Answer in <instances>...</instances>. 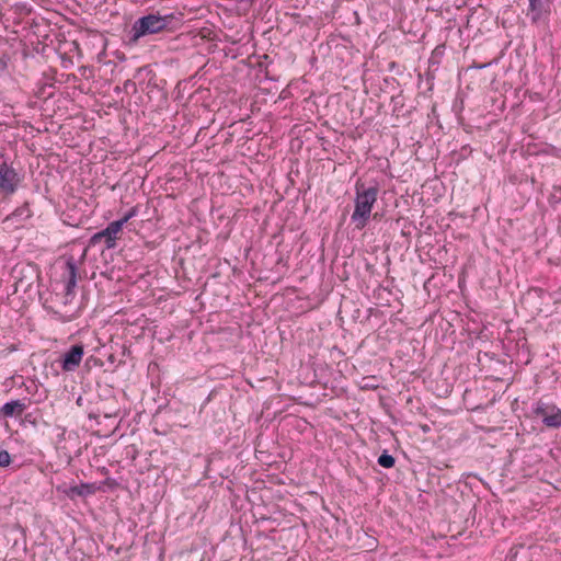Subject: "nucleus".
I'll return each mask as SVG.
<instances>
[{"instance_id":"f257e3e1","label":"nucleus","mask_w":561,"mask_h":561,"mask_svg":"<svg viewBox=\"0 0 561 561\" xmlns=\"http://www.w3.org/2000/svg\"><path fill=\"white\" fill-rule=\"evenodd\" d=\"M173 19V14L160 15L159 13H149L137 19L129 32V43L137 44L141 37L162 33L169 28Z\"/></svg>"},{"instance_id":"f03ea898","label":"nucleus","mask_w":561,"mask_h":561,"mask_svg":"<svg viewBox=\"0 0 561 561\" xmlns=\"http://www.w3.org/2000/svg\"><path fill=\"white\" fill-rule=\"evenodd\" d=\"M378 192L377 186L365 188L363 183H356L355 207L351 216L356 229L362 230L366 227L373 206L377 201Z\"/></svg>"},{"instance_id":"7ed1b4c3","label":"nucleus","mask_w":561,"mask_h":561,"mask_svg":"<svg viewBox=\"0 0 561 561\" xmlns=\"http://www.w3.org/2000/svg\"><path fill=\"white\" fill-rule=\"evenodd\" d=\"M13 277L15 279V293L30 291L35 283L38 280V270L34 264H26L24 266H15L13 268Z\"/></svg>"},{"instance_id":"20e7f679","label":"nucleus","mask_w":561,"mask_h":561,"mask_svg":"<svg viewBox=\"0 0 561 561\" xmlns=\"http://www.w3.org/2000/svg\"><path fill=\"white\" fill-rule=\"evenodd\" d=\"M18 172L7 162L0 163V191L5 195L13 194L20 183Z\"/></svg>"},{"instance_id":"39448f33","label":"nucleus","mask_w":561,"mask_h":561,"mask_svg":"<svg viewBox=\"0 0 561 561\" xmlns=\"http://www.w3.org/2000/svg\"><path fill=\"white\" fill-rule=\"evenodd\" d=\"M535 414L541 417L547 427L559 428L561 426V410L554 405L538 403Z\"/></svg>"},{"instance_id":"423d86ee","label":"nucleus","mask_w":561,"mask_h":561,"mask_svg":"<svg viewBox=\"0 0 561 561\" xmlns=\"http://www.w3.org/2000/svg\"><path fill=\"white\" fill-rule=\"evenodd\" d=\"M83 355L84 346L82 344L71 345L60 359L61 369L66 373L75 371L80 366Z\"/></svg>"},{"instance_id":"0eeeda50","label":"nucleus","mask_w":561,"mask_h":561,"mask_svg":"<svg viewBox=\"0 0 561 561\" xmlns=\"http://www.w3.org/2000/svg\"><path fill=\"white\" fill-rule=\"evenodd\" d=\"M122 221H112L107 227L99 231V236L104 238L106 249H113L116 244L117 234L122 231Z\"/></svg>"},{"instance_id":"6e6552de","label":"nucleus","mask_w":561,"mask_h":561,"mask_svg":"<svg viewBox=\"0 0 561 561\" xmlns=\"http://www.w3.org/2000/svg\"><path fill=\"white\" fill-rule=\"evenodd\" d=\"M98 486L94 483H80L79 485H72L62 489V492L71 500L76 497H84L94 494Z\"/></svg>"},{"instance_id":"1a4fd4ad","label":"nucleus","mask_w":561,"mask_h":561,"mask_svg":"<svg viewBox=\"0 0 561 561\" xmlns=\"http://www.w3.org/2000/svg\"><path fill=\"white\" fill-rule=\"evenodd\" d=\"M66 267L68 271V279L65 287V296L68 298L75 296V288L78 279V268L73 257H69L67 260Z\"/></svg>"},{"instance_id":"9d476101","label":"nucleus","mask_w":561,"mask_h":561,"mask_svg":"<svg viewBox=\"0 0 561 561\" xmlns=\"http://www.w3.org/2000/svg\"><path fill=\"white\" fill-rule=\"evenodd\" d=\"M25 409L26 404L22 400L7 402L0 408V417L21 416Z\"/></svg>"},{"instance_id":"9b49d317","label":"nucleus","mask_w":561,"mask_h":561,"mask_svg":"<svg viewBox=\"0 0 561 561\" xmlns=\"http://www.w3.org/2000/svg\"><path fill=\"white\" fill-rule=\"evenodd\" d=\"M529 10L534 13L533 21H537L542 12L543 1L542 0H528Z\"/></svg>"},{"instance_id":"f8f14e48","label":"nucleus","mask_w":561,"mask_h":561,"mask_svg":"<svg viewBox=\"0 0 561 561\" xmlns=\"http://www.w3.org/2000/svg\"><path fill=\"white\" fill-rule=\"evenodd\" d=\"M396 463V460L393 458V456L389 455L387 451H383L379 457H378V465L383 467V468H392Z\"/></svg>"},{"instance_id":"ddd939ff","label":"nucleus","mask_w":561,"mask_h":561,"mask_svg":"<svg viewBox=\"0 0 561 561\" xmlns=\"http://www.w3.org/2000/svg\"><path fill=\"white\" fill-rule=\"evenodd\" d=\"M55 313L58 314V319L62 322H70L78 317V311H72V312L66 311L65 313L56 311Z\"/></svg>"},{"instance_id":"4468645a","label":"nucleus","mask_w":561,"mask_h":561,"mask_svg":"<svg viewBox=\"0 0 561 561\" xmlns=\"http://www.w3.org/2000/svg\"><path fill=\"white\" fill-rule=\"evenodd\" d=\"M137 215V208L136 207H133L128 210L127 214H125L121 219H118L117 221H122V227L129 220L131 219L133 217H135Z\"/></svg>"},{"instance_id":"2eb2a0df","label":"nucleus","mask_w":561,"mask_h":561,"mask_svg":"<svg viewBox=\"0 0 561 561\" xmlns=\"http://www.w3.org/2000/svg\"><path fill=\"white\" fill-rule=\"evenodd\" d=\"M11 457L7 450H0V467H7L10 465Z\"/></svg>"},{"instance_id":"dca6fc26","label":"nucleus","mask_w":561,"mask_h":561,"mask_svg":"<svg viewBox=\"0 0 561 561\" xmlns=\"http://www.w3.org/2000/svg\"><path fill=\"white\" fill-rule=\"evenodd\" d=\"M104 241L102 236H99V232L94 233L90 239V245H95L96 243Z\"/></svg>"},{"instance_id":"f3484780","label":"nucleus","mask_w":561,"mask_h":561,"mask_svg":"<svg viewBox=\"0 0 561 561\" xmlns=\"http://www.w3.org/2000/svg\"><path fill=\"white\" fill-rule=\"evenodd\" d=\"M64 298H65L64 305H65V306H67V305L70 302V299H71L72 297H68V298H67V297L64 295Z\"/></svg>"}]
</instances>
